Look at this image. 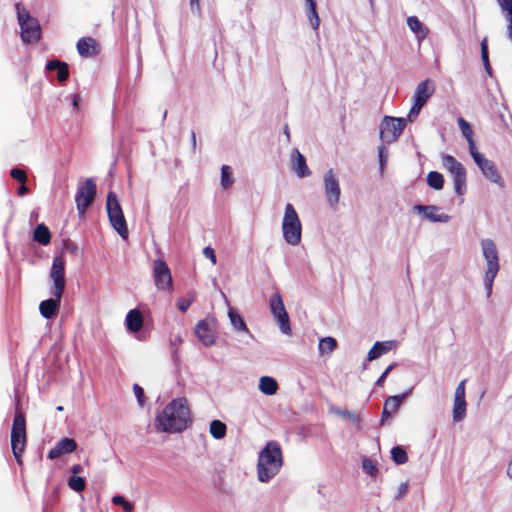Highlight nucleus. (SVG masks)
<instances>
[{
  "instance_id": "nucleus-1",
  "label": "nucleus",
  "mask_w": 512,
  "mask_h": 512,
  "mask_svg": "<svg viewBox=\"0 0 512 512\" xmlns=\"http://www.w3.org/2000/svg\"><path fill=\"white\" fill-rule=\"evenodd\" d=\"M190 419V410L185 398H176L168 403L155 419L158 431L176 433L186 429Z\"/></svg>"
},
{
  "instance_id": "nucleus-2",
  "label": "nucleus",
  "mask_w": 512,
  "mask_h": 512,
  "mask_svg": "<svg viewBox=\"0 0 512 512\" xmlns=\"http://www.w3.org/2000/svg\"><path fill=\"white\" fill-rule=\"evenodd\" d=\"M283 454L277 441H269L261 449L257 460V478L262 483H268L281 470Z\"/></svg>"
},
{
  "instance_id": "nucleus-3",
  "label": "nucleus",
  "mask_w": 512,
  "mask_h": 512,
  "mask_svg": "<svg viewBox=\"0 0 512 512\" xmlns=\"http://www.w3.org/2000/svg\"><path fill=\"white\" fill-rule=\"evenodd\" d=\"M481 254L485 262L483 273V284L486 297L492 295L494 280L500 271V258L497 245L491 238H483L480 240Z\"/></svg>"
},
{
  "instance_id": "nucleus-4",
  "label": "nucleus",
  "mask_w": 512,
  "mask_h": 512,
  "mask_svg": "<svg viewBox=\"0 0 512 512\" xmlns=\"http://www.w3.org/2000/svg\"><path fill=\"white\" fill-rule=\"evenodd\" d=\"M282 235L287 244L296 246L301 242L302 224L297 211L291 203H287L282 219Z\"/></svg>"
},
{
  "instance_id": "nucleus-5",
  "label": "nucleus",
  "mask_w": 512,
  "mask_h": 512,
  "mask_svg": "<svg viewBox=\"0 0 512 512\" xmlns=\"http://www.w3.org/2000/svg\"><path fill=\"white\" fill-rule=\"evenodd\" d=\"M106 209L111 226L122 239H127L129 234L127 223L117 195L112 191L107 195Z\"/></svg>"
},
{
  "instance_id": "nucleus-6",
  "label": "nucleus",
  "mask_w": 512,
  "mask_h": 512,
  "mask_svg": "<svg viewBox=\"0 0 512 512\" xmlns=\"http://www.w3.org/2000/svg\"><path fill=\"white\" fill-rule=\"evenodd\" d=\"M26 445V421L22 413L15 414L11 429L12 453L18 464H22V453Z\"/></svg>"
},
{
  "instance_id": "nucleus-7",
  "label": "nucleus",
  "mask_w": 512,
  "mask_h": 512,
  "mask_svg": "<svg viewBox=\"0 0 512 512\" xmlns=\"http://www.w3.org/2000/svg\"><path fill=\"white\" fill-rule=\"evenodd\" d=\"M16 10L23 42L36 43L41 36V29L38 21L35 18H32L19 3L16 4Z\"/></svg>"
},
{
  "instance_id": "nucleus-8",
  "label": "nucleus",
  "mask_w": 512,
  "mask_h": 512,
  "mask_svg": "<svg viewBox=\"0 0 512 512\" xmlns=\"http://www.w3.org/2000/svg\"><path fill=\"white\" fill-rule=\"evenodd\" d=\"M442 166L453 178L454 191L461 196L466 192V170L453 156L444 154L441 158Z\"/></svg>"
},
{
  "instance_id": "nucleus-9",
  "label": "nucleus",
  "mask_w": 512,
  "mask_h": 512,
  "mask_svg": "<svg viewBox=\"0 0 512 512\" xmlns=\"http://www.w3.org/2000/svg\"><path fill=\"white\" fill-rule=\"evenodd\" d=\"M407 119L385 116L380 124V139L391 144L395 142L406 127Z\"/></svg>"
},
{
  "instance_id": "nucleus-10",
  "label": "nucleus",
  "mask_w": 512,
  "mask_h": 512,
  "mask_svg": "<svg viewBox=\"0 0 512 512\" xmlns=\"http://www.w3.org/2000/svg\"><path fill=\"white\" fill-rule=\"evenodd\" d=\"M323 188L328 206L335 209L340 201L341 187L338 175L329 168L323 175Z\"/></svg>"
},
{
  "instance_id": "nucleus-11",
  "label": "nucleus",
  "mask_w": 512,
  "mask_h": 512,
  "mask_svg": "<svg viewBox=\"0 0 512 512\" xmlns=\"http://www.w3.org/2000/svg\"><path fill=\"white\" fill-rule=\"evenodd\" d=\"M269 308L273 318L279 325L280 331L285 335H290L291 326L289 316L279 292H276L271 296L269 300Z\"/></svg>"
},
{
  "instance_id": "nucleus-12",
  "label": "nucleus",
  "mask_w": 512,
  "mask_h": 512,
  "mask_svg": "<svg viewBox=\"0 0 512 512\" xmlns=\"http://www.w3.org/2000/svg\"><path fill=\"white\" fill-rule=\"evenodd\" d=\"M49 278L52 282V286L50 288L51 296H62L66 284L65 260L62 256L54 257L49 273Z\"/></svg>"
},
{
  "instance_id": "nucleus-13",
  "label": "nucleus",
  "mask_w": 512,
  "mask_h": 512,
  "mask_svg": "<svg viewBox=\"0 0 512 512\" xmlns=\"http://www.w3.org/2000/svg\"><path fill=\"white\" fill-rule=\"evenodd\" d=\"M153 280L157 290L171 293L173 281L170 268L165 261L156 259L153 261Z\"/></svg>"
},
{
  "instance_id": "nucleus-14",
  "label": "nucleus",
  "mask_w": 512,
  "mask_h": 512,
  "mask_svg": "<svg viewBox=\"0 0 512 512\" xmlns=\"http://www.w3.org/2000/svg\"><path fill=\"white\" fill-rule=\"evenodd\" d=\"M470 155L486 179L490 180L491 182L497 184L500 187L504 186L502 177L499 174L498 169L493 161L485 158V156L479 151H474Z\"/></svg>"
},
{
  "instance_id": "nucleus-15",
  "label": "nucleus",
  "mask_w": 512,
  "mask_h": 512,
  "mask_svg": "<svg viewBox=\"0 0 512 512\" xmlns=\"http://www.w3.org/2000/svg\"><path fill=\"white\" fill-rule=\"evenodd\" d=\"M96 196V185L92 179H87L78 187L75 195L76 207L79 214H84L86 209L93 203Z\"/></svg>"
},
{
  "instance_id": "nucleus-16",
  "label": "nucleus",
  "mask_w": 512,
  "mask_h": 512,
  "mask_svg": "<svg viewBox=\"0 0 512 512\" xmlns=\"http://www.w3.org/2000/svg\"><path fill=\"white\" fill-rule=\"evenodd\" d=\"M441 208L435 205H422L417 204L413 206V211L422 214L423 217L430 222L447 223L450 221L451 216L445 213H440Z\"/></svg>"
},
{
  "instance_id": "nucleus-17",
  "label": "nucleus",
  "mask_w": 512,
  "mask_h": 512,
  "mask_svg": "<svg viewBox=\"0 0 512 512\" xmlns=\"http://www.w3.org/2000/svg\"><path fill=\"white\" fill-rule=\"evenodd\" d=\"M77 448V443L73 438H62L56 445L48 452V458L54 460L65 454L73 453Z\"/></svg>"
},
{
  "instance_id": "nucleus-18",
  "label": "nucleus",
  "mask_w": 512,
  "mask_h": 512,
  "mask_svg": "<svg viewBox=\"0 0 512 512\" xmlns=\"http://www.w3.org/2000/svg\"><path fill=\"white\" fill-rule=\"evenodd\" d=\"M291 168L299 178H305L311 175V171L306 163V158L298 149L292 150Z\"/></svg>"
},
{
  "instance_id": "nucleus-19",
  "label": "nucleus",
  "mask_w": 512,
  "mask_h": 512,
  "mask_svg": "<svg viewBox=\"0 0 512 512\" xmlns=\"http://www.w3.org/2000/svg\"><path fill=\"white\" fill-rule=\"evenodd\" d=\"M195 335L204 346L215 343V334L207 320H200L195 327Z\"/></svg>"
},
{
  "instance_id": "nucleus-20",
  "label": "nucleus",
  "mask_w": 512,
  "mask_h": 512,
  "mask_svg": "<svg viewBox=\"0 0 512 512\" xmlns=\"http://www.w3.org/2000/svg\"><path fill=\"white\" fill-rule=\"evenodd\" d=\"M77 51L82 57H93L99 53V45L92 37H82L77 42Z\"/></svg>"
},
{
  "instance_id": "nucleus-21",
  "label": "nucleus",
  "mask_w": 512,
  "mask_h": 512,
  "mask_svg": "<svg viewBox=\"0 0 512 512\" xmlns=\"http://www.w3.org/2000/svg\"><path fill=\"white\" fill-rule=\"evenodd\" d=\"M62 296H52L42 301L39 305L40 314L46 318H53L59 311Z\"/></svg>"
},
{
  "instance_id": "nucleus-22",
  "label": "nucleus",
  "mask_w": 512,
  "mask_h": 512,
  "mask_svg": "<svg viewBox=\"0 0 512 512\" xmlns=\"http://www.w3.org/2000/svg\"><path fill=\"white\" fill-rule=\"evenodd\" d=\"M434 87L429 79L420 82L414 92L413 101L425 105L428 99L432 96Z\"/></svg>"
},
{
  "instance_id": "nucleus-23",
  "label": "nucleus",
  "mask_w": 512,
  "mask_h": 512,
  "mask_svg": "<svg viewBox=\"0 0 512 512\" xmlns=\"http://www.w3.org/2000/svg\"><path fill=\"white\" fill-rule=\"evenodd\" d=\"M406 395L407 393H404L402 395L389 396L385 400L382 411L381 424H383L385 419L389 418L393 412H396L399 409Z\"/></svg>"
},
{
  "instance_id": "nucleus-24",
  "label": "nucleus",
  "mask_w": 512,
  "mask_h": 512,
  "mask_svg": "<svg viewBox=\"0 0 512 512\" xmlns=\"http://www.w3.org/2000/svg\"><path fill=\"white\" fill-rule=\"evenodd\" d=\"M395 341H377L374 343L372 348L369 350L367 354L368 361H374L380 358L382 355L390 352L395 347Z\"/></svg>"
},
{
  "instance_id": "nucleus-25",
  "label": "nucleus",
  "mask_w": 512,
  "mask_h": 512,
  "mask_svg": "<svg viewBox=\"0 0 512 512\" xmlns=\"http://www.w3.org/2000/svg\"><path fill=\"white\" fill-rule=\"evenodd\" d=\"M125 325L129 332L136 333L143 327V315L140 310H130L125 318Z\"/></svg>"
},
{
  "instance_id": "nucleus-26",
  "label": "nucleus",
  "mask_w": 512,
  "mask_h": 512,
  "mask_svg": "<svg viewBox=\"0 0 512 512\" xmlns=\"http://www.w3.org/2000/svg\"><path fill=\"white\" fill-rule=\"evenodd\" d=\"M457 123L463 137L466 139L468 143L470 154H472L474 151H478L475 145V141L473 139L474 132L470 123L467 122L463 117H458Z\"/></svg>"
},
{
  "instance_id": "nucleus-27",
  "label": "nucleus",
  "mask_w": 512,
  "mask_h": 512,
  "mask_svg": "<svg viewBox=\"0 0 512 512\" xmlns=\"http://www.w3.org/2000/svg\"><path fill=\"white\" fill-rule=\"evenodd\" d=\"M407 26L416 35L419 41L425 39L429 33L427 27L416 16H409L407 18Z\"/></svg>"
},
{
  "instance_id": "nucleus-28",
  "label": "nucleus",
  "mask_w": 512,
  "mask_h": 512,
  "mask_svg": "<svg viewBox=\"0 0 512 512\" xmlns=\"http://www.w3.org/2000/svg\"><path fill=\"white\" fill-rule=\"evenodd\" d=\"M48 71H57V79L59 82H65L69 77V68L65 62L59 60H51L46 64Z\"/></svg>"
},
{
  "instance_id": "nucleus-29",
  "label": "nucleus",
  "mask_w": 512,
  "mask_h": 512,
  "mask_svg": "<svg viewBox=\"0 0 512 512\" xmlns=\"http://www.w3.org/2000/svg\"><path fill=\"white\" fill-rule=\"evenodd\" d=\"M228 317L235 331L251 335L243 317L234 308H229Z\"/></svg>"
},
{
  "instance_id": "nucleus-30",
  "label": "nucleus",
  "mask_w": 512,
  "mask_h": 512,
  "mask_svg": "<svg viewBox=\"0 0 512 512\" xmlns=\"http://www.w3.org/2000/svg\"><path fill=\"white\" fill-rule=\"evenodd\" d=\"M307 8L306 15L312 29L317 30L320 25V18L317 12L316 0H305Z\"/></svg>"
},
{
  "instance_id": "nucleus-31",
  "label": "nucleus",
  "mask_w": 512,
  "mask_h": 512,
  "mask_svg": "<svg viewBox=\"0 0 512 512\" xmlns=\"http://www.w3.org/2000/svg\"><path fill=\"white\" fill-rule=\"evenodd\" d=\"M259 390L265 395L272 396L277 393L278 383L273 377L262 376L259 379Z\"/></svg>"
},
{
  "instance_id": "nucleus-32",
  "label": "nucleus",
  "mask_w": 512,
  "mask_h": 512,
  "mask_svg": "<svg viewBox=\"0 0 512 512\" xmlns=\"http://www.w3.org/2000/svg\"><path fill=\"white\" fill-rule=\"evenodd\" d=\"M33 240L41 245H48L51 242V233L49 228L43 223L38 224L33 232Z\"/></svg>"
},
{
  "instance_id": "nucleus-33",
  "label": "nucleus",
  "mask_w": 512,
  "mask_h": 512,
  "mask_svg": "<svg viewBox=\"0 0 512 512\" xmlns=\"http://www.w3.org/2000/svg\"><path fill=\"white\" fill-rule=\"evenodd\" d=\"M330 412L334 415L341 416L350 422L357 424L359 428H361V417L353 411L341 409L339 407H331Z\"/></svg>"
},
{
  "instance_id": "nucleus-34",
  "label": "nucleus",
  "mask_w": 512,
  "mask_h": 512,
  "mask_svg": "<svg viewBox=\"0 0 512 512\" xmlns=\"http://www.w3.org/2000/svg\"><path fill=\"white\" fill-rule=\"evenodd\" d=\"M209 432L213 438L220 440L226 436L227 426L220 420H213L210 423Z\"/></svg>"
},
{
  "instance_id": "nucleus-35",
  "label": "nucleus",
  "mask_w": 512,
  "mask_h": 512,
  "mask_svg": "<svg viewBox=\"0 0 512 512\" xmlns=\"http://www.w3.org/2000/svg\"><path fill=\"white\" fill-rule=\"evenodd\" d=\"M337 347V341L333 337H324L319 341L318 349L321 355L333 352Z\"/></svg>"
},
{
  "instance_id": "nucleus-36",
  "label": "nucleus",
  "mask_w": 512,
  "mask_h": 512,
  "mask_svg": "<svg viewBox=\"0 0 512 512\" xmlns=\"http://www.w3.org/2000/svg\"><path fill=\"white\" fill-rule=\"evenodd\" d=\"M465 415H466V400L465 399L454 400L453 420L455 422H460L464 419Z\"/></svg>"
},
{
  "instance_id": "nucleus-37",
  "label": "nucleus",
  "mask_w": 512,
  "mask_h": 512,
  "mask_svg": "<svg viewBox=\"0 0 512 512\" xmlns=\"http://www.w3.org/2000/svg\"><path fill=\"white\" fill-rule=\"evenodd\" d=\"M427 184L435 190H441L444 185L443 175L437 171H431L427 175Z\"/></svg>"
},
{
  "instance_id": "nucleus-38",
  "label": "nucleus",
  "mask_w": 512,
  "mask_h": 512,
  "mask_svg": "<svg viewBox=\"0 0 512 512\" xmlns=\"http://www.w3.org/2000/svg\"><path fill=\"white\" fill-rule=\"evenodd\" d=\"M234 182L232 176V168L228 165H222L221 167V186L223 189H228L232 186Z\"/></svg>"
},
{
  "instance_id": "nucleus-39",
  "label": "nucleus",
  "mask_w": 512,
  "mask_h": 512,
  "mask_svg": "<svg viewBox=\"0 0 512 512\" xmlns=\"http://www.w3.org/2000/svg\"><path fill=\"white\" fill-rule=\"evenodd\" d=\"M391 458L398 465L404 464L408 460L407 453L401 446H395L392 448Z\"/></svg>"
},
{
  "instance_id": "nucleus-40",
  "label": "nucleus",
  "mask_w": 512,
  "mask_h": 512,
  "mask_svg": "<svg viewBox=\"0 0 512 512\" xmlns=\"http://www.w3.org/2000/svg\"><path fill=\"white\" fill-rule=\"evenodd\" d=\"M388 155H389V151L384 145H381L378 147L379 174L381 176H383V174H384V171H385V168L387 165V161H388Z\"/></svg>"
},
{
  "instance_id": "nucleus-41",
  "label": "nucleus",
  "mask_w": 512,
  "mask_h": 512,
  "mask_svg": "<svg viewBox=\"0 0 512 512\" xmlns=\"http://www.w3.org/2000/svg\"><path fill=\"white\" fill-rule=\"evenodd\" d=\"M68 486L75 492H82L86 487V481L80 476H71L68 479Z\"/></svg>"
},
{
  "instance_id": "nucleus-42",
  "label": "nucleus",
  "mask_w": 512,
  "mask_h": 512,
  "mask_svg": "<svg viewBox=\"0 0 512 512\" xmlns=\"http://www.w3.org/2000/svg\"><path fill=\"white\" fill-rule=\"evenodd\" d=\"M481 58H482V61H483V65H484L485 71L487 72V74L489 76H492V68H491V65H490V62H489L488 45H487V40L486 39H484L481 42Z\"/></svg>"
},
{
  "instance_id": "nucleus-43",
  "label": "nucleus",
  "mask_w": 512,
  "mask_h": 512,
  "mask_svg": "<svg viewBox=\"0 0 512 512\" xmlns=\"http://www.w3.org/2000/svg\"><path fill=\"white\" fill-rule=\"evenodd\" d=\"M362 468L370 476H375V474L377 473V467L371 459H363Z\"/></svg>"
},
{
  "instance_id": "nucleus-44",
  "label": "nucleus",
  "mask_w": 512,
  "mask_h": 512,
  "mask_svg": "<svg viewBox=\"0 0 512 512\" xmlns=\"http://www.w3.org/2000/svg\"><path fill=\"white\" fill-rule=\"evenodd\" d=\"M10 176L20 183H26L27 181L26 172L20 168H12L10 170Z\"/></svg>"
},
{
  "instance_id": "nucleus-45",
  "label": "nucleus",
  "mask_w": 512,
  "mask_h": 512,
  "mask_svg": "<svg viewBox=\"0 0 512 512\" xmlns=\"http://www.w3.org/2000/svg\"><path fill=\"white\" fill-rule=\"evenodd\" d=\"M112 503L115 505H121L123 509L127 512H131L133 509L132 505L129 502H127L121 495H115L112 498Z\"/></svg>"
},
{
  "instance_id": "nucleus-46",
  "label": "nucleus",
  "mask_w": 512,
  "mask_h": 512,
  "mask_svg": "<svg viewBox=\"0 0 512 512\" xmlns=\"http://www.w3.org/2000/svg\"><path fill=\"white\" fill-rule=\"evenodd\" d=\"M133 392L135 394V397L137 399V402H138L139 406L143 407L144 404H145V396H144L143 388L140 385H138V384H134L133 385Z\"/></svg>"
},
{
  "instance_id": "nucleus-47",
  "label": "nucleus",
  "mask_w": 512,
  "mask_h": 512,
  "mask_svg": "<svg viewBox=\"0 0 512 512\" xmlns=\"http://www.w3.org/2000/svg\"><path fill=\"white\" fill-rule=\"evenodd\" d=\"M423 106L424 105L414 101L413 106L409 110V113H408V116H407L408 120L409 121H413L414 119H416L417 116L419 115L421 109L423 108Z\"/></svg>"
},
{
  "instance_id": "nucleus-48",
  "label": "nucleus",
  "mask_w": 512,
  "mask_h": 512,
  "mask_svg": "<svg viewBox=\"0 0 512 512\" xmlns=\"http://www.w3.org/2000/svg\"><path fill=\"white\" fill-rule=\"evenodd\" d=\"M497 2L507 16L512 15V0H497Z\"/></svg>"
},
{
  "instance_id": "nucleus-49",
  "label": "nucleus",
  "mask_w": 512,
  "mask_h": 512,
  "mask_svg": "<svg viewBox=\"0 0 512 512\" xmlns=\"http://www.w3.org/2000/svg\"><path fill=\"white\" fill-rule=\"evenodd\" d=\"M465 399V381L458 384L455 390L454 400Z\"/></svg>"
},
{
  "instance_id": "nucleus-50",
  "label": "nucleus",
  "mask_w": 512,
  "mask_h": 512,
  "mask_svg": "<svg viewBox=\"0 0 512 512\" xmlns=\"http://www.w3.org/2000/svg\"><path fill=\"white\" fill-rule=\"evenodd\" d=\"M203 255L209 259L212 264H216V261H217V258H216V254H215V251L212 247L210 246H207L203 249Z\"/></svg>"
},
{
  "instance_id": "nucleus-51",
  "label": "nucleus",
  "mask_w": 512,
  "mask_h": 512,
  "mask_svg": "<svg viewBox=\"0 0 512 512\" xmlns=\"http://www.w3.org/2000/svg\"><path fill=\"white\" fill-rule=\"evenodd\" d=\"M193 302V298H190V299H186V298H183V299H180L178 301V308L180 311L182 312H186L188 310V308L190 307V305L192 304Z\"/></svg>"
},
{
  "instance_id": "nucleus-52",
  "label": "nucleus",
  "mask_w": 512,
  "mask_h": 512,
  "mask_svg": "<svg viewBox=\"0 0 512 512\" xmlns=\"http://www.w3.org/2000/svg\"><path fill=\"white\" fill-rule=\"evenodd\" d=\"M408 491V484L406 482L401 483L398 487L397 494L395 495V499H400L403 497Z\"/></svg>"
},
{
  "instance_id": "nucleus-53",
  "label": "nucleus",
  "mask_w": 512,
  "mask_h": 512,
  "mask_svg": "<svg viewBox=\"0 0 512 512\" xmlns=\"http://www.w3.org/2000/svg\"><path fill=\"white\" fill-rule=\"evenodd\" d=\"M190 1V7L193 13H199L200 12V0H189Z\"/></svg>"
},
{
  "instance_id": "nucleus-54",
  "label": "nucleus",
  "mask_w": 512,
  "mask_h": 512,
  "mask_svg": "<svg viewBox=\"0 0 512 512\" xmlns=\"http://www.w3.org/2000/svg\"><path fill=\"white\" fill-rule=\"evenodd\" d=\"M72 476H78L83 472V467L80 464H75L70 468Z\"/></svg>"
},
{
  "instance_id": "nucleus-55",
  "label": "nucleus",
  "mask_w": 512,
  "mask_h": 512,
  "mask_svg": "<svg viewBox=\"0 0 512 512\" xmlns=\"http://www.w3.org/2000/svg\"><path fill=\"white\" fill-rule=\"evenodd\" d=\"M28 192H29V189L25 185V183H21V185L18 187V190H17L18 195L25 196L26 194H28Z\"/></svg>"
},
{
  "instance_id": "nucleus-56",
  "label": "nucleus",
  "mask_w": 512,
  "mask_h": 512,
  "mask_svg": "<svg viewBox=\"0 0 512 512\" xmlns=\"http://www.w3.org/2000/svg\"><path fill=\"white\" fill-rule=\"evenodd\" d=\"M72 106L75 110L79 109L80 98L77 94L71 95Z\"/></svg>"
},
{
  "instance_id": "nucleus-57",
  "label": "nucleus",
  "mask_w": 512,
  "mask_h": 512,
  "mask_svg": "<svg viewBox=\"0 0 512 512\" xmlns=\"http://www.w3.org/2000/svg\"><path fill=\"white\" fill-rule=\"evenodd\" d=\"M388 374H386L384 371L383 373L380 375V377L376 380L375 382V385L378 386V387H382L386 378H387Z\"/></svg>"
},
{
  "instance_id": "nucleus-58",
  "label": "nucleus",
  "mask_w": 512,
  "mask_h": 512,
  "mask_svg": "<svg viewBox=\"0 0 512 512\" xmlns=\"http://www.w3.org/2000/svg\"><path fill=\"white\" fill-rule=\"evenodd\" d=\"M507 20L509 22L508 24V36L510 40L512 41V15L507 16Z\"/></svg>"
},
{
  "instance_id": "nucleus-59",
  "label": "nucleus",
  "mask_w": 512,
  "mask_h": 512,
  "mask_svg": "<svg viewBox=\"0 0 512 512\" xmlns=\"http://www.w3.org/2000/svg\"><path fill=\"white\" fill-rule=\"evenodd\" d=\"M196 145H197V142H196V134L194 131L191 132V147H192V150L195 151L196 150Z\"/></svg>"
},
{
  "instance_id": "nucleus-60",
  "label": "nucleus",
  "mask_w": 512,
  "mask_h": 512,
  "mask_svg": "<svg viewBox=\"0 0 512 512\" xmlns=\"http://www.w3.org/2000/svg\"><path fill=\"white\" fill-rule=\"evenodd\" d=\"M507 476L512 479V458L510 459V461L508 462V466H507Z\"/></svg>"
},
{
  "instance_id": "nucleus-61",
  "label": "nucleus",
  "mask_w": 512,
  "mask_h": 512,
  "mask_svg": "<svg viewBox=\"0 0 512 512\" xmlns=\"http://www.w3.org/2000/svg\"><path fill=\"white\" fill-rule=\"evenodd\" d=\"M283 133L286 137V141L290 142V131H289V127L287 124L284 126Z\"/></svg>"
},
{
  "instance_id": "nucleus-62",
  "label": "nucleus",
  "mask_w": 512,
  "mask_h": 512,
  "mask_svg": "<svg viewBox=\"0 0 512 512\" xmlns=\"http://www.w3.org/2000/svg\"><path fill=\"white\" fill-rule=\"evenodd\" d=\"M395 366H396V363H392V364H390V365H389V366L384 370V372H385L386 374H388V375H389V373H390V372L395 368Z\"/></svg>"
},
{
  "instance_id": "nucleus-63",
  "label": "nucleus",
  "mask_w": 512,
  "mask_h": 512,
  "mask_svg": "<svg viewBox=\"0 0 512 512\" xmlns=\"http://www.w3.org/2000/svg\"><path fill=\"white\" fill-rule=\"evenodd\" d=\"M56 409H57L58 411H62V410H63V407H62V406H58Z\"/></svg>"
},
{
  "instance_id": "nucleus-64",
  "label": "nucleus",
  "mask_w": 512,
  "mask_h": 512,
  "mask_svg": "<svg viewBox=\"0 0 512 512\" xmlns=\"http://www.w3.org/2000/svg\"><path fill=\"white\" fill-rule=\"evenodd\" d=\"M166 115H167V111H165V112H164V114H163V119H165V118H166Z\"/></svg>"
}]
</instances>
